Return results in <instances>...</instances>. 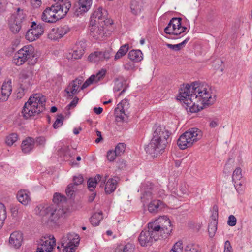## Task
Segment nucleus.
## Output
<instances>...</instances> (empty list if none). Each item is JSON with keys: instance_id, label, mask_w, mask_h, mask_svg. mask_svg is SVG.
I'll return each instance as SVG.
<instances>
[{"instance_id": "54", "label": "nucleus", "mask_w": 252, "mask_h": 252, "mask_svg": "<svg viewBox=\"0 0 252 252\" xmlns=\"http://www.w3.org/2000/svg\"><path fill=\"white\" fill-rule=\"evenodd\" d=\"M126 167V162L125 160L120 159L117 162V168L120 171H125Z\"/></svg>"}, {"instance_id": "14", "label": "nucleus", "mask_w": 252, "mask_h": 252, "mask_svg": "<svg viewBox=\"0 0 252 252\" xmlns=\"http://www.w3.org/2000/svg\"><path fill=\"white\" fill-rule=\"evenodd\" d=\"M92 4V0H79L74 7V14L79 16L87 12Z\"/></svg>"}, {"instance_id": "11", "label": "nucleus", "mask_w": 252, "mask_h": 252, "mask_svg": "<svg viewBox=\"0 0 252 252\" xmlns=\"http://www.w3.org/2000/svg\"><path fill=\"white\" fill-rule=\"evenodd\" d=\"M44 28V24L37 25L35 22H33L31 29L26 33V38L30 42L36 40L43 33Z\"/></svg>"}, {"instance_id": "23", "label": "nucleus", "mask_w": 252, "mask_h": 252, "mask_svg": "<svg viewBox=\"0 0 252 252\" xmlns=\"http://www.w3.org/2000/svg\"><path fill=\"white\" fill-rule=\"evenodd\" d=\"M83 82L82 78H77L72 81L67 87L65 89V91L70 96L72 94L77 93L79 85Z\"/></svg>"}, {"instance_id": "31", "label": "nucleus", "mask_w": 252, "mask_h": 252, "mask_svg": "<svg viewBox=\"0 0 252 252\" xmlns=\"http://www.w3.org/2000/svg\"><path fill=\"white\" fill-rule=\"evenodd\" d=\"M130 8L133 14L137 15L141 10L140 0H131L130 4Z\"/></svg>"}, {"instance_id": "20", "label": "nucleus", "mask_w": 252, "mask_h": 252, "mask_svg": "<svg viewBox=\"0 0 252 252\" xmlns=\"http://www.w3.org/2000/svg\"><path fill=\"white\" fill-rule=\"evenodd\" d=\"M11 80H9L3 83L0 91V100L5 101L7 100L12 91Z\"/></svg>"}, {"instance_id": "18", "label": "nucleus", "mask_w": 252, "mask_h": 252, "mask_svg": "<svg viewBox=\"0 0 252 252\" xmlns=\"http://www.w3.org/2000/svg\"><path fill=\"white\" fill-rule=\"evenodd\" d=\"M84 181V178L82 174H77L73 176V183L69 184L65 190L66 195L68 197H72L73 195L76 188L75 186L81 185Z\"/></svg>"}, {"instance_id": "47", "label": "nucleus", "mask_w": 252, "mask_h": 252, "mask_svg": "<svg viewBox=\"0 0 252 252\" xmlns=\"http://www.w3.org/2000/svg\"><path fill=\"white\" fill-rule=\"evenodd\" d=\"M188 188L187 185L186 183H181L179 187V190L177 191L176 195L180 197L182 195L186 194L187 193Z\"/></svg>"}, {"instance_id": "25", "label": "nucleus", "mask_w": 252, "mask_h": 252, "mask_svg": "<svg viewBox=\"0 0 252 252\" xmlns=\"http://www.w3.org/2000/svg\"><path fill=\"white\" fill-rule=\"evenodd\" d=\"M18 200L24 205H27L31 201L30 192L26 190H20L17 194Z\"/></svg>"}, {"instance_id": "59", "label": "nucleus", "mask_w": 252, "mask_h": 252, "mask_svg": "<svg viewBox=\"0 0 252 252\" xmlns=\"http://www.w3.org/2000/svg\"><path fill=\"white\" fill-rule=\"evenodd\" d=\"M151 183L148 182L147 184H142L141 187V189L145 192H148L149 190L151 189L153 187Z\"/></svg>"}, {"instance_id": "42", "label": "nucleus", "mask_w": 252, "mask_h": 252, "mask_svg": "<svg viewBox=\"0 0 252 252\" xmlns=\"http://www.w3.org/2000/svg\"><path fill=\"white\" fill-rule=\"evenodd\" d=\"M6 218V211L5 206L0 202V226L4 222Z\"/></svg>"}, {"instance_id": "16", "label": "nucleus", "mask_w": 252, "mask_h": 252, "mask_svg": "<svg viewBox=\"0 0 252 252\" xmlns=\"http://www.w3.org/2000/svg\"><path fill=\"white\" fill-rule=\"evenodd\" d=\"M86 45L83 41L78 42L76 45V48L71 52H69L66 55L68 60H77L81 58L85 52Z\"/></svg>"}, {"instance_id": "35", "label": "nucleus", "mask_w": 252, "mask_h": 252, "mask_svg": "<svg viewBox=\"0 0 252 252\" xmlns=\"http://www.w3.org/2000/svg\"><path fill=\"white\" fill-rule=\"evenodd\" d=\"M15 21L22 23L26 20V16L23 9L17 8L14 15Z\"/></svg>"}, {"instance_id": "56", "label": "nucleus", "mask_w": 252, "mask_h": 252, "mask_svg": "<svg viewBox=\"0 0 252 252\" xmlns=\"http://www.w3.org/2000/svg\"><path fill=\"white\" fill-rule=\"evenodd\" d=\"M102 56V61L104 60H108L110 58L111 56V51L109 50H105L104 51H100Z\"/></svg>"}, {"instance_id": "45", "label": "nucleus", "mask_w": 252, "mask_h": 252, "mask_svg": "<svg viewBox=\"0 0 252 252\" xmlns=\"http://www.w3.org/2000/svg\"><path fill=\"white\" fill-rule=\"evenodd\" d=\"M21 23H20L16 21H14L12 23L10 24V29L13 33H17L19 32L21 28Z\"/></svg>"}, {"instance_id": "49", "label": "nucleus", "mask_w": 252, "mask_h": 252, "mask_svg": "<svg viewBox=\"0 0 252 252\" xmlns=\"http://www.w3.org/2000/svg\"><path fill=\"white\" fill-rule=\"evenodd\" d=\"M18 140V135L16 133H12L8 135L6 139V143L8 145H13Z\"/></svg>"}, {"instance_id": "36", "label": "nucleus", "mask_w": 252, "mask_h": 252, "mask_svg": "<svg viewBox=\"0 0 252 252\" xmlns=\"http://www.w3.org/2000/svg\"><path fill=\"white\" fill-rule=\"evenodd\" d=\"M90 62L94 63H98L102 61V56L100 51H95L90 54L88 57Z\"/></svg>"}, {"instance_id": "10", "label": "nucleus", "mask_w": 252, "mask_h": 252, "mask_svg": "<svg viewBox=\"0 0 252 252\" xmlns=\"http://www.w3.org/2000/svg\"><path fill=\"white\" fill-rule=\"evenodd\" d=\"M56 245V240L52 235L42 237L38 244L37 252H52Z\"/></svg>"}, {"instance_id": "61", "label": "nucleus", "mask_w": 252, "mask_h": 252, "mask_svg": "<svg viewBox=\"0 0 252 252\" xmlns=\"http://www.w3.org/2000/svg\"><path fill=\"white\" fill-rule=\"evenodd\" d=\"M78 102V98L75 97L73 100L66 106V108L69 110L72 107L76 106V104Z\"/></svg>"}, {"instance_id": "50", "label": "nucleus", "mask_w": 252, "mask_h": 252, "mask_svg": "<svg viewBox=\"0 0 252 252\" xmlns=\"http://www.w3.org/2000/svg\"><path fill=\"white\" fill-rule=\"evenodd\" d=\"M183 248L182 241H179L173 245L169 252H183Z\"/></svg>"}, {"instance_id": "4", "label": "nucleus", "mask_w": 252, "mask_h": 252, "mask_svg": "<svg viewBox=\"0 0 252 252\" xmlns=\"http://www.w3.org/2000/svg\"><path fill=\"white\" fill-rule=\"evenodd\" d=\"M46 98L41 94H33L23 106L22 114L26 119H33L34 117L45 109Z\"/></svg>"}, {"instance_id": "30", "label": "nucleus", "mask_w": 252, "mask_h": 252, "mask_svg": "<svg viewBox=\"0 0 252 252\" xmlns=\"http://www.w3.org/2000/svg\"><path fill=\"white\" fill-rule=\"evenodd\" d=\"M129 108V104L127 99H124L120 102L117 107L116 108L115 112H122L128 114V109Z\"/></svg>"}, {"instance_id": "57", "label": "nucleus", "mask_w": 252, "mask_h": 252, "mask_svg": "<svg viewBox=\"0 0 252 252\" xmlns=\"http://www.w3.org/2000/svg\"><path fill=\"white\" fill-rule=\"evenodd\" d=\"M236 222L237 219L236 217L232 215L229 216L227 221V224L230 226H234L236 224Z\"/></svg>"}, {"instance_id": "24", "label": "nucleus", "mask_w": 252, "mask_h": 252, "mask_svg": "<svg viewBox=\"0 0 252 252\" xmlns=\"http://www.w3.org/2000/svg\"><path fill=\"white\" fill-rule=\"evenodd\" d=\"M35 144V140L33 138L28 137L23 141L21 144V149L23 153H29L33 148Z\"/></svg>"}, {"instance_id": "52", "label": "nucleus", "mask_w": 252, "mask_h": 252, "mask_svg": "<svg viewBox=\"0 0 252 252\" xmlns=\"http://www.w3.org/2000/svg\"><path fill=\"white\" fill-rule=\"evenodd\" d=\"M57 3L56 4L58 5H61L62 8L66 6L67 4H68V6L66 7L67 11H69L71 7V3L68 0H54Z\"/></svg>"}, {"instance_id": "5", "label": "nucleus", "mask_w": 252, "mask_h": 252, "mask_svg": "<svg viewBox=\"0 0 252 252\" xmlns=\"http://www.w3.org/2000/svg\"><path fill=\"white\" fill-rule=\"evenodd\" d=\"M26 61L28 62L29 65H34L37 61V58L34 52V47L32 45L23 47L13 57V62L16 65H21Z\"/></svg>"}, {"instance_id": "6", "label": "nucleus", "mask_w": 252, "mask_h": 252, "mask_svg": "<svg viewBox=\"0 0 252 252\" xmlns=\"http://www.w3.org/2000/svg\"><path fill=\"white\" fill-rule=\"evenodd\" d=\"M66 6L62 8L61 5L55 4L51 7L46 8L41 15V19L43 21L48 23H54L60 19L64 17L67 14V11Z\"/></svg>"}, {"instance_id": "55", "label": "nucleus", "mask_w": 252, "mask_h": 252, "mask_svg": "<svg viewBox=\"0 0 252 252\" xmlns=\"http://www.w3.org/2000/svg\"><path fill=\"white\" fill-rule=\"evenodd\" d=\"M117 156H118L117 155L113 150H109L107 152V159L110 161H113Z\"/></svg>"}, {"instance_id": "53", "label": "nucleus", "mask_w": 252, "mask_h": 252, "mask_svg": "<svg viewBox=\"0 0 252 252\" xmlns=\"http://www.w3.org/2000/svg\"><path fill=\"white\" fill-rule=\"evenodd\" d=\"M94 82H95V75H92L88 79H87L86 80V81L83 83V84L81 86V89H84L85 88H87L89 85L92 84Z\"/></svg>"}, {"instance_id": "29", "label": "nucleus", "mask_w": 252, "mask_h": 252, "mask_svg": "<svg viewBox=\"0 0 252 252\" xmlns=\"http://www.w3.org/2000/svg\"><path fill=\"white\" fill-rule=\"evenodd\" d=\"M232 178L236 188H240L245 183V179L242 174H232Z\"/></svg>"}, {"instance_id": "63", "label": "nucleus", "mask_w": 252, "mask_h": 252, "mask_svg": "<svg viewBox=\"0 0 252 252\" xmlns=\"http://www.w3.org/2000/svg\"><path fill=\"white\" fill-rule=\"evenodd\" d=\"M96 196V191H93L92 192V193L89 195L88 198V201L89 203L92 202L95 199V197Z\"/></svg>"}, {"instance_id": "43", "label": "nucleus", "mask_w": 252, "mask_h": 252, "mask_svg": "<svg viewBox=\"0 0 252 252\" xmlns=\"http://www.w3.org/2000/svg\"><path fill=\"white\" fill-rule=\"evenodd\" d=\"M126 148V145L124 143H118L115 149V152L117 156H120L124 154Z\"/></svg>"}, {"instance_id": "33", "label": "nucleus", "mask_w": 252, "mask_h": 252, "mask_svg": "<svg viewBox=\"0 0 252 252\" xmlns=\"http://www.w3.org/2000/svg\"><path fill=\"white\" fill-rule=\"evenodd\" d=\"M162 202L159 200H155L151 201L148 205V210L151 213H156L158 211Z\"/></svg>"}, {"instance_id": "58", "label": "nucleus", "mask_w": 252, "mask_h": 252, "mask_svg": "<svg viewBox=\"0 0 252 252\" xmlns=\"http://www.w3.org/2000/svg\"><path fill=\"white\" fill-rule=\"evenodd\" d=\"M106 71L105 70H101L99 71L95 75V82H97L100 81L105 75Z\"/></svg>"}, {"instance_id": "15", "label": "nucleus", "mask_w": 252, "mask_h": 252, "mask_svg": "<svg viewBox=\"0 0 252 252\" xmlns=\"http://www.w3.org/2000/svg\"><path fill=\"white\" fill-rule=\"evenodd\" d=\"M69 31V28L66 25L53 28L48 33V38L53 40H58L63 37Z\"/></svg>"}, {"instance_id": "40", "label": "nucleus", "mask_w": 252, "mask_h": 252, "mask_svg": "<svg viewBox=\"0 0 252 252\" xmlns=\"http://www.w3.org/2000/svg\"><path fill=\"white\" fill-rule=\"evenodd\" d=\"M123 83L122 80H120L118 79H116L115 81V85L113 88V90L114 92H118L121 91L122 89V91L120 93L119 95H122L126 90V88H123Z\"/></svg>"}, {"instance_id": "26", "label": "nucleus", "mask_w": 252, "mask_h": 252, "mask_svg": "<svg viewBox=\"0 0 252 252\" xmlns=\"http://www.w3.org/2000/svg\"><path fill=\"white\" fill-rule=\"evenodd\" d=\"M118 185V180L116 177L111 178L106 182L105 187V192L106 194H109L113 192Z\"/></svg>"}, {"instance_id": "46", "label": "nucleus", "mask_w": 252, "mask_h": 252, "mask_svg": "<svg viewBox=\"0 0 252 252\" xmlns=\"http://www.w3.org/2000/svg\"><path fill=\"white\" fill-rule=\"evenodd\" d=\"M64 118V116L62 114L58 115L56 121L53 124V127L57 129L61 127L63 125Z\"/></svg>"}, {"instance_id": "3", "label": "nucleus", "mask_w": 252, "mask_h": 252, "mask_svg": "<svg viewBox=\"0 0 252 252\" xmlns=\"http://www.w3.org/2000/svg\"><path fill=\"white\" fill-rule=\"evenodd\" d=\"M171 133L163 126L157 127L150 142L145 147L146 153L153 157L162 154L169 143Z\"/></svg>"}, {"instance_id": "62", "label": "nucleus", "mask_w": 252, "mask_h": 252, "mask_svg": "<svg viewBox=\"0 0 252 252\" xmlns=\"http://www.w3.org/2000/svg\"><path fill=\"white\" fill-rule=\"evenodd\" d=\"M46 139L44 137H39L36 138L35 143L39 145H44L45 143Z\"/></svg>"}, {"instance_id": "7", "label": "nucleus", "mask_w": 252, "mask_h": 252, "mask_svg": "<svg viewBox=\"0 0 252 252\" xmlns=\"http://www.w3.org/2000/svg\"><path fill=\"white\" fill-rule=\"evenodd\" d=\"M202 137L201 131L197 128H192L182 134L177 141L179 147L182 150L191 147Z\"/></svg>"}, {"instance_id": "2", "label": "nucleus", "mask_w": 252, "mask_h": 252, "mask_svg": "<svg viewBox=\"0 0 252 252\" xmlns=\"http://www.w3.org/2000/svg\"><path fill=\"white\" fill-rule=\"evenodd\" d=\"M172 226L170 220L166 216H161L148 224L147 229L141 231L138 241L142 247L150 245L153 241L165 239L171 234Z\"/></svg>"}, {"instance_id": "13", "label": "nucleus", "mask_w": 252, "mask_h": 252, "mask_svg": "<svg viewBox=\"0 0 252 252\" xmlns=\"http://www.w3.org/2000/svg\"><path fill=\"white\" fill-rule=\"evenodd\" d=\"M107 11L100 7L96 9L91 17V24H98L99 26L105 25L107 21Z\"/></svg>"}, {"instance_id": "51", "label": "nucleus", "mask_w": 252, "mask_h": 252, "mask_svg": "<svg viewBox=\"0 0 252 252\" xmlns=\"http://www.w3.org/2000/svg\"><path fill=\"white\" fill-rule=\"evenodd\" d=\"M116 120L117 122H123L126 120V118L127 117L128 113L122 112H115Z\"/></svg>"}, {"instance_id": "39", "label": "nucleus", "mask_w": 252, "mask_h": 252, "mask_svg": "<svg viewBox=\"0 0 252 252\" xmlns=\"http://www.w3.org/2000/svg\"><path fill=\"white\" fill-rule=\"evenodd\" d=\"M189 37L187 38L185 40H184L183 42L179 44H167L166 46L171 49H172L174 51H179L180 50L189 40Z\"/></svg>"}, {"instance_id": "17", "label": "nucleus", "mask_w": 252, "mask_h": 252, "mask_svg": "<svg viewBox=\"0 0 252 252\" xmlns=\"http://www.w3.org/2000/svg\"><path fill=\"white\" fill-rule=\"evenodd\" d=\"M63 244L68 245L71 247L74 248L78 246L80 242L79 235L74 233H68L66 235L63 236L61 239Z\"/></svg>"}, {"instance_id": "32", "label": "nucleus", "mask_w": 252, "mask_h": 252, "mask_svg": "<svg viewBox=\"0 0 252 252\" xmlns=\"http://www.w3.org/2000/svg\"><path fill=\"white\" fill-rule=\"evenodd\" d=\"M217 229V221L216 220V216L214 219L209 223L208 231L210 237L212 238L214 236Z\"/></svg>"}, {"instance_id": "22", "label": "nucleus", "mask_w": 252, "mask_h": 252, "mask_svg": "<svg viewBox=\"0 0 252 252\" xmlns=\"http://www.w3.org/2000/svg\"><path fill=\"white\" fill-rule=\"evenodd\" d=\"M58 155L65 161H70L72 165H77L76 162H75L73 159L70 160V158L72 157V153L71 152L69 147L66 146L62 147L58 151Z\"/></svg>"}, {"instance_id": "48", "label": "nucleus", "mask_w": 252, "mask_h": 252, "mask_svg": "<svg viewBox=\"0 0 252 252\" xmlns=\"http://www.w3.org/2000/svg\"><path fill=\"white\" fill-rule=\"evenodd\" d=\"M184 252H200V247L197 245L189 244L186 247Z\"/></svg>"}, {"instance_id": "27", "label": "nucleus", "mask_w": 252, "mask_h": 252, "mask_svg": "<svg viewBox=\"0 0 252 252\" xmlns=\"http://www.w3.org/2000/svg\"><path fill=\"white\" fill-rule=\"evenodd\" d=\"M101 180L100 174H97L94 178H90L87 181V188L91 192L95 191L97 183Z\"/></svg>"}, {"instance_id": "9", "label": "nucleus", "mask_w": 252, "mask_h": 252, "mask_svg": "<svg viewBox=\"0 0 252 252\" xmlns=\"http://www.w3.org/2000/svg\"><path fill=\"white\" fill-rule=\"evenodd\" d=\"M186 29V27L182 26V18H173L164 29V32L166 34L178 35L184 32Z\"/></svg>"}, {"instance_id": "37", "label": "nucleus", "mask_w": 252, "mask_h": 252, "mask_svg": "<svg viewBox=\"0 0 252 252\" xmlns=\"http://www.w3.org/2000/svg\"><path fill=\"white\" fill-rule=\"evenodd\" d=\"M128 49L129 45L128 44H125V45L121 46L115 56V60H117L125 55L127 52Z\"/></svg>"}, {"instance_id": "60", "label": "nucleus", "mask_w": 252, "mask_h": 252, "mask_svg": "<svg viewBox=\"0 0 252 252\" xmlns=\"http://www.w3.org/2000/svg\"><path fill=\"white\" fill-rule=\"evenodd\" d=\"M224 252H233L232 246L228 240L225 243Z\"/></svg>"}, {"instance_id": "44", "label": "nucleus", "mask_w": 252, "mask_h": 252, "mask_svg": "<svg viewBox=\"0 0 252 252\" xmlns=\"http://www.w3.org/2000/svg\"><path fill=\"white\" fill-rule=\"evenodd\" d=\"M66 197L65 196L59 193H55L53 196V201L57 204L65 202Z\"/></svg>"}, {"instance_id": "1", "label": "nucleus", "mask_w": 252, "mask_h": 252, "mask_svg": "<svg viewBox=\"0 0 252 252\" xmlns=\"http://www.w3.org/2000/svg\"><path fill=\"white\" fill-rule=\"evenodd\" d=\"M178 99L186 104L192 113L202 109L199 103L205 107L212 104L215 101V97H212L211 88L207 84L197 82L181 88Z\"/></svg>"}, {"instance_id": "8", "label": "nucleus", "mask_w": 252, "mask_h": 252, "mask_svg": "<svg viewBox=\"0 0 252 252\" xmlns=\"http://www.w3.org/2000/svg\"><path fill=\"white\" fill-rule=\"evenodd\" d=\"M37 214L48 219V221H56L61 216L63 210L57 209L52 204H42L37 206L35 208Z\"/></svg>"}, {"instance_id": "34", "label": "nucleus", "mask_w": 252, "mask_h": 252, "mask_svg": "<svg viewBox=\"0 0 252 252\" xmlns=\"http://www.w3.org/2000/svg\"><path fill=\"white\" fill-rule=\"evenodd\" d=\"M103 219L101 212L94 213L90 218V222L94 226L99 225L100 221Z\"/></svg>"}, {"instance_id": "21", "label": "nucleus", "mask_w": 252, "mask_h": 252, "mask_svg": "<svg viewBox=\"0 0 252 252\" xmlns=\"http://www.w3.org/2000/svg\"><path fill=\"white\" fill-rule=\"evenodd\" d=\"M23 241V234L20 231H15L10 236L9 242L11 245L15 248H19Z\"/></svg>"}, {"instance_id": "19", "label": "nucleus", "mask_w": 252, "mask_h": 252, "mask_svg": "<svg viewBox=\"0 0 252 252\" xmlns=\"http://www.w3.org/2000/svg\"><path fill=\"white\" fill-rule=\"evenodd\" d=\"M96 24L90 23L89 30L90 35L95 39H100L104 35V29L102 26H96Z\"/></svg>"}, {"instance_id": "12", "label": "nucleus", "mask_w": 252, "mask_h": 252, "mask_svg": "<svg viewBox=\"0 0 252 252\" xmlns=\"http://www.w3.org/2000/svg\"><path fill=\"white\" fill-rule=\"evenodd\" d=\"M33 65L30 64L26 68H23L20 74V80L24 87L28 88L31 84L35 74Z\"/></svg>"}, {"instance_id": "64", "label": "nucleus", "mask_w": 252, "mask_h": 252, "mask_svg": "<svg viewBox=\"0 0 252 252\" xmlns=\"http://www.w3.org/2000/svg\"><path fill=\"white\" fill-rule=\"evenodd\" d=\"M124 67L125 69L129 70L134 68V64L131 62H128L124 64Z\"/></svg>"}, {"instance_id": "38", "label": "nucleus", "mask_w": 252, "mask_h": 252, "mask_svg": "<svg viewBox=\"0 0 252 252\" xmlns=\"http://www.w3.org/2000/svg\"><path fill=\"white\" fill-rule=\"evenodd\" d=\"M134 246L130 243L126 244L125 246H119L115 249V252H133Z\"/></svg>"}, {"instance_id": "28", "label": "nucleus", "mask_w": 252, "mask_h": 252, "mask_svg": "<svg viewBox=\"0 0 252 252\" xmlns=\"http://www.w3.org/2000/svg\"><path fill=\"white\" fill-rule=\"evenodd\" d=\"M128 58L135 62H139L143 59V54L140 50H132L128 54Z\"/></svg>"}, {"instance_id": "41", "label": "nucleus", "mask_w": 252, "mask_h": 252, "mask_svg": "<svg viewBox=\"0 0 252 252\" xmlns=\"http://www.w3.org/2000/svg\"><path fill=\"white\" fill-rule=\"evenodd\" d=\"M58 252H73L74 248L69 246V245L66 246L65 244H63V243L60 241V243L58 244L57 247Z\"/></svg>"}]
</instances>
